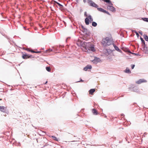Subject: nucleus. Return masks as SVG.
<instances>
[{"instance_id": "nucleus-3", "label": "nucleus", "mask_w": 148, "mask_h": 148, "mask_svg": "<svg viewBox=\"0 0 148 148\" xmlns=\"http://www.w3.org/2000/svg\"><path fill=\"white\" fill-rule=\"evenodd\" d=\"M88 3L91 6L96 8H97L98 7V6L96 3L91 0H88Z\"/></svg>"}, {"instance_id": "nucleus-22", "label": "nucleus", "mask_w": 148, "mask_h": 148, "mask_svg": "<svg viewBox=\"0 0 148 148\" xmlns=\"http://www.w3.org/2000/svg\"><path fill=\"white\" fill-rule=\"evenodd\" d=\"M46 70L48 72H50L51 71V68L50 67H46Z\"/></svg>"}, {"instance_id": "nucleus-16", "label": "nucleus", "mask_w": 148, "mask_h": 148, "mask_svg": "<svg viewBox=\"0 0 148 148\" xmlns=\"http://www.w3.org/2000/svg\"><path fill=\"white\" fill-rule=\"evenodd\" d=\"M88 20L90 22H92L93 21V19L92 18L91 16L90 15H89L88 17Z\"/></svg>"}, {"instance_id": "nucleus-11", "label": "nucleus", "mask_w": 148, "mask_h": 148, "mask_svg": "<svg viewBox=\"0 0 148 148\" xmlns=\"http://www.w3.org/2000/svg\"><path fill=\"white\" fill-rule=\"evenodd\" d=\"M95 89H91L89 91V93L91 95H93V93L95 91Z\"/></svg>"}, {"instance_id": "nucleus-8", "label": "nucleus", "mask_w": 148, "mask_h": 148, "mask_svg": "<svg viewBox=\"0 0 148 148\" xmlns=\"http://www.w3.org/2000/svg\"><path fill=\"white\" fill-rule=\"evenodd\" d=\"M97 9L98 10L100 11H101L104 13H106L108 14H109V13L108 12H107L106 10H104L102 8H98Z\"/></svg>"}, {"instance_id": "nucleus-24", "label": "nucleus", "mask_w": 148, "mask_h": 148, "mask_svg": "<svg viewBox=\"0 0 148 148\" xmlns=\"http://www.w3.org/2000/svg\"><path fill=\"white\" fill-rule=\"evenodd\" d=\"M140 39H141V41H142V43H143V44L144 45H145V41L143 40V38H141Z\"/></svg>"}, {"instance_id": "nucleus-29", "label": "nucleus", "mask_w": 148, "mask_h": 148, "mask_svg": "<svg viewBox=\"0 0 148 148\" xmlns=\"http://www.w3.org/2000/svg\"><path fill=\"white\" fill-rule=\"evenodd\" d=\"M35 53H40L41 52L40 51H35Z\"/></svg>"}, {"instance_id": "nucleus-32", "label": "nucleus", "mask_w": 148, "mask_h": 148, "mask_svg": "<svg viewBox=\"0 0 148 148\" xmlns=\"http://www.w3.org/2000/svg\"><path fill=\"white\" fill-rule=\"evenodd\" d=\"M47 82V81H46V82L45 83V84H46Z\"/></svg>"}, {"instance_id": "nucleus-19", "label": "nucleus", "mask_w": 148, "mask_h": 148, "mask_svg": "<svg viewBox=\"0 0 148 148\" xmlns=\"http://www.w3.org/2000/svg\"><path fill=\"white\" fill-rule=\"evenodd\" d=\"M97 25V23L95 22H93L92 23V25L94 27H96Z\"/></svg>"}, {"instance_id": "nucleus-4", "label": "nucleus", "mask_w": 148, "mask_h": 148, "mask_svg": "<svg viewBox=\"0 0 148 148\" xmlns=\"http://www.w3.org/2000/svg\"><path fill=\"white\" fill-rule=\"evenodd\" d=\"M112 5L108 4V5L107 7V9L108 10L113 12H114L115 11V9Z\"/></svg>"}, {"instance_id": "nucleus-1", "label": "nucleus", "mask_w": 148, "mask_h": 148, "mask_svg": "<svg viewBox=\"0 0 148 148\" xmlns=\"http://www.w3.org/2000/svg\"><path fill=\"white\" fill-rule=\"evenodd\" d=\"M82 47L86 50L88 49V50L92 51H95L94 45L92 42H84L82 44Z\"/></svg>"}, {"instance_id": "nucleus-13", "label": "nucleus", "mask_w": 148, "mask_h": 148, "mask_svg": "<svg viewBox=\"0 0 148 148\" xmlns=\"http://www.w3.org/2000/svg\"><path fill=\"white\" fill-rule=\"evenodd\" d=\"M92 112L94 114V115H97L98 114V112L96 110V109H93L92 110Z\"/></svg>"}, {"instance_id": "nucleus-23", "label": "nucleus", "mask_w": 148, "mask_h": 148, "mask_svg": "<svg viewBox=\"0 0 148 148\" xmlns=\"http://www.w3.org/2000/svg\"><path fill=\"white\" fill-rule=\"evenodd\" d=\"M142 19L144 21L148 22V18H144Z\"/></svg>"}, {"instance_id": "nucleus-25", "label": "nucleus", "mask_w": 148, "mask_h": 148, "mask_svg": "<svg viewBox=\"0 0 148 148\" xmlns=\"http://www.w3.org/2000/svg\"><path fill=\"white\" fill-rule=\"evenodd\" d=\"M52 51V50L51 49H49L48 50L46 51L48 52V51Z\"/></svg>"}, {"instance_id": "nucleus-17", "label": "nucleus", "mask_w": 148, "mask_h": 148, "mask_svg": "<svg viewBox=\"0 0 148 148\" xmlns=\"http://www.w3.org/2000/svg\"><path fill=\"white\" fill-rule=\"evenodd\" d=\"M113 46L114 47V48L116 50H117L118 51H120V50L119 49V48H118V47H117V46H116L115 45L113 44Z\"/></svg>"}, {"instance_id": "nucleus-7", "label": "nucleus", "mask_w": 148, "mask_h": 148, "mask_svg": "<svg viewBox=\"0 0 148 148\" xmlns=\"http://www.w3.org/2000/svg\"><path fill=\"white\" fill-rule=\"evenodd\" d=\"M0 111L3 112H5L6 111V107L0 106Z\"/></svg>"}, {"instance_id": "nucleus-15", "label": "nucleus", "mask_w": 148, "mask_h": 148, "mask_svg": "<svg viewBox=\"0 0 148 148\" xmlns=\"http://www.w3.org/2000/svg\"><path fill=\"white\" fill-rule=\"evenodd\" d=\"M104 2L107 3H108V4L110 5H112V3L110 1V0H102Z\"/></svg>"}, {"instance_id": "nucleus-30", "label": "nucleus", "mask_w": 148, "mask_h": 148, "mask_svg": "<svg viewBox=\"0 0 148 148\" xmlns=\"http://www.w3.org/2000/svg\"><path fill=\"white\" fill-rule=\"evenodd\" d=\"M136 35H137V36H138L139 34H138V32H136Z\"/></svg>"}, {"instance_id": "nucleus-9", "label": "nucleus", "mask_w": 148, "mask_h": 148, "mask_svg": "<svg viewBox=\"0 0 148 148\" xmlns=\"http://www.w3.org/2000/svg\"><path fill=\"white\" fill-rule=\"evenodd\" d=\"M92 68V66L90 65H88L86 67H84V70L85 71H86L88 69H90Z\"/></svg>"}, {"instance_id": "nucleus-31", "label": "nucleus", "mask_w": 148, "mask_h": 148, "mask_svg": "<svg viewBox=\"0 0 148 148\" xmlns=\"http://www.w3.org/2000/svg\"><path fill=\"white\" fill-rule=\"evenodd\" d=\"M84 2L85 3L86 2V0H83Z\"/></svg>"}, {"instance_id": "nucleus-18", "label": "nucleus", "mask_w": 148, "mask_h": 148, "mask_svg": "<svg viewBox=\"0 0 148 148\" xmlns=\"http://www.w3.org/2000/svg\"><path fill=\"white\" fill-rule=\"evenodd\" d=\"M125 72L127 73H130L131 71L129 68H127L125 71Z\"/></svg>"}, {"instance_id": "nucleus-2", "label": "nucleus", "mask_w": 148, "mask_h": 148, "mask_svg": "<svg viewBox=\"0 0 148 148\" xmlns=\"http://www.w3.org/2000/svg\"><path fill=\"white\" fill-rule=\"evenodd\" d=\"M102 43L104 46L110 45L113 43L112 40L108 37H106L102 40Z\"/></svg>"}, {"instance_id": "nucleus-14", "label": "nucleus", "mask_w": 148, "mask_h": 148, "mask_svg": "<svg viewBox=\"0 0 148 148\" xmlns=\"http://www.w3.org/2000/svg\"><path fill=\"white\" fill-rule=\"evenodd\" d=\"M89 21L88 20V17L86 18L85 19V22L86 25H88L89 24Z\"/></svg>"}, {"instance_id": "nucleus-33", "label": "nucleus", "mask_w": 148, "mask_h": 148, "mask_svg": "<svg viewBox=\"0 0 148 148\" xmlns=\"http://www.w3.org/2000/svg\"><path fill=\"white\" fill-rule=\"evenodd\" d=\"M81 81H82V82H83V81L82 80H81Z\"/></svg>"}, {"instance_id": "nucleus-26", "label": "nucleus", "mask_w": 148, "mask_h": 148, "mask_svg": "<svg viewBox=\"0 0 148 148\" xmlns=\"http://www.w3.org/2000/svg\"><path fill=\"white\" fill-rule=\"evenodd\" d=\"M135 65L134 64H132L131 65V67L132 69H133Z\"/></svg>"}, {"instance_id": "nucleus-12", "label": "nucleus", "mask_w": 148, "mask_h": 148, "mask_svg": "<svg viewBox=\"0 0 148 148\" xmlns=\"http://www.w3.org/2000/svg\"><path fill=\"white\" fill-rule=\"evenodd\" d=\"M143 51L145 53H148V51L147 49V48L145 46V45H144Z\"/></svg>"}, {"instance_id": "nucleus-28", "label": "nucleus", "mask_w": 148, "mask_h": 148, "mask_svg": "<svg viewBox=\"0 0 148 148\" xmlns=\"http://www.w3.org/2000/svg\"><path fill=\"white\" fill-rule=\"evenodd\" d=\"M26 50L28 51H30V49L29 48H27L26 49Z\"/></svg>"}, {"instance_id": "nucleus-6", "label": "nucleus", "mask_w": 148, "mask_h": 148, "mask_svg": "<svg viewBox=\"0 0 148 148\" xmlns=\"http://www.w3.org/2000/svg\"><path fill=\"white\" fill-rule=\"evenodd\" d=\"M54 3V4L56 3L58 5H57V7L59 8L61 10L63 9V6L62 5L56 1H55Z\"/></svg>"}, {"instance_id": "nucleus-34", "label": "nucleus", "mask_w": 148, "mask_h": 148, "mask_svg": "<svg viewBox=\"0 0 148 148\" xmlns=\"http://www.w3.org/2000/svg\"><path fill=\"white\" fill-rule=\"evenodd\" d=\"M2 100V99H0V100Z\"/></svg>"}, {"instance_id": "nucleus-27", "label": "nucleus", "mask_w": 148, "mask_h": 148, "mask_svg": "<svg viewBox=\"0 0 148 148\" xmlns=\"http://www.w3.org/2000/svg\"><path fill=\"white\" fill-rule=\"evenodd\" d=\"M30 52H31L32 53H35V51H34L32 50H31V49H30Z\"/></svg>"}, {"instance_id": "nucleus-5", "label": "nucleus", "mask_w": 148, "mask_h": 148, "mask_svg": "<svg viewBox=\"0 0 148 148\" xmlns=\"http://www.w3.org/2000/svg\"><path fill=\"white\" fill-rule=\"evenodd\" d=\"M147 82V80L144 79H140L136 82V83L138 84H140L142 83H145Z\"/></svg>"}, {"instance_id": "nucleus-20", "label": "nucleus", "mask_w": 148, "mask_h": 148, "mask_svg": "<svg viewBox=\"0 0 148 148\" xmlns=\"http://www.w3.org/2000/svg\"><path fill=\"white\" fill-rule=\"evenodd\" d=\"M144 38L146 40H148V37L147 35H145L144 36Z\"/></svg>"}, {"instance_id": "nucleus-10", "label": "nucleus", "mask_w": 148, "mask_h": 148, "mask_svg": "<svg viewBox=\"0 0 148 148\" xmlns=\"http://www.w3.org/2000/svg\"><path fill=\"white\" fill-rule=\"evenodd\" d=\"M32 56H29L27 55H24L22 56V58L24 59H27L30 58Z\"/></svg>"}, {"instance_id": "nucleus-21", "label": "nucleus", "mask_w": 148, "mask_h": 148, "mask_svg": "<svg viewBox=\"0 0 148 148\" xmlns=\"http://www.w3.org/2000/svg\"><path fill=\"white\" fill-rule=\"evenodd\" d=\"M51 137L53 138V139L55 140H56V141H58V140L57 139V138L55 136H51Z\"/></svg>"}]
</instances>
